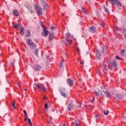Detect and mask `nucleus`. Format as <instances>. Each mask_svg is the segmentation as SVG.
Returning a JSON list of instances; mask_svg holds the SVG:
<instances>
[{
  "mask_svg": "<svg viewBox=\"0 0 126 126\" xmlns=\"http://www.w3.org/2000/svg\"><path fill=\"white\" fill-rule=\"evenodd\" d=\"M94 94L96 96H99V95H102L104 97H112V94H110L108 90L106 89L105 87H101V92L100 93V90L98 89H95L94 90Z\"/></svg>",
  "mask_w": 126,
  "mask_h": 126,
  "instance_id": "obj_1",
  "label": "nucleus"
},
{
  "mask_svg": "<svg viewBox=\"0 0 126 126\" xmlns=\"http://www.w3.org/2000/svg\"><path fill=\"white\" fill-rule=\"evenodd\" d=\"M66 40L65 42V45L67 46L68 45H70V44L72 43V35L69 33H67L66 34Z\"/></svg>",
  "mask_w": 126,
  "mask_h": 126,
  "instance_id": "obj_2",
  "label": "nucleus"
},
{
  "mask_svg": "<svg viewBox=\"0 0 126 126\" xmlns=\"http://www.w3.org/2000/svg\"><path fill=\"white\" fill-rule=\"evenodd\" d=\"M60 92L63 97H64L65 98H67V97H68V95H67V91H66V90L64 88H61Z\"/></svg>",
  "mask_w": 126,
  "mask_h": 126,
  "instance_id": "obj_3",
  "label": "nucleus"
},
{
  "mask_svg": "<svg viewBox=\"0 0 126 126\" xmlns=\"http://www.w3.org/2000/svg\"><path fill=\"white\" fill-rule=\"evenodd\" d=\"M41 27L43 28L42 35H43V37H47L49 34V31L46 28L45 25H44L43 24H41Z\"/></svg>",
  "mask_w": 126,
  "mask_h": 126,
  "instance_id": "obj_4",
  "label": "nucleus"
},
{
  "mask_svg": "<svg viewBox=\"0 0 126 126\" xmlns=\"http://www.w3.org/2000/svg\"><path fill=\"white\" fill-rule=\"evenodd\" d=\"M33 85L34 87H36V88H37V89L39 90V91L41 90H43V91H46V87H45L44 86L42 85L40 86V85H39V84L37 83H34Z\"/></svg>",
  "mask_w": 126,
  "mask_h": 126,
  "instance_id": "obj_5",
  "label": "nucleus"
},
{
  "mask_svg": "<svg viewBox=\"0 0 126 126\" xmlns=\"http://www.w3.org/2000/svg\"><path fill=\"white\" fill-rule=\"evenodd\" d=\"M33 69L34 70H36L37 71H39V70H41V66L38 64H35L32 66Z\"/></svg>",
  "mask_w": 126,
  "mask_h": 126,
  "instance_id": "obj_6",
  "label": "nucleus"
},
{
  "mask_svg": "<svg viewBox=\"0 0 126 126\" xmlns=\"http://www.w3.org/2000/svg\"><path fill=\"white\" fill-rule=\"evenodd\" d=\"M36 10L38 15H42V9L38 6H36Z\"/></svg>",
  "mask_w": 126,
  "mask_h": 126,
  "instance_id": "obj_7",
  "label": "nucleus"
},
{
  "mask_svg": "<svg viewBox=\"0 0 126 126\" xmlns=\"http://www.w3.org/2000/svg\"><path fill=\"white\" fill-rule=\"evenodd\" d=\"M112 96L114 99H117V100H122L123 99V96L121 95H119L120 97H119V94H114Z\"/></svg>",
  "mask_w": 126,
  "mask_h": 126,
  "instance_id": "obj_8",
  "label": "nucleus"
},
{
  "mask_svg": "<svg viewBox=\"0 0 126 126\" xmlns=\"http://www.w3.org/2000/svg\"><path fill=\"white\" fill-rule=\"evenodd\" d=\"M73 103V101H72V100H70L69 102L68 105L67 106L68 111H71V107L73 106V104H72Z\"/></svg>",
  "mask_w": 126,
  "mask_h": 126,
  "instance_id": "obj_9",
  "label": "nucleus"
},
{
  "mask_svg": "<svg viewBox=\"0 0 126 126\" xmlns=\"http://www.w3.org/2000/svg\"><path fill=\"white\" fill-rule=\"evenodd\" d=\"M89 31L91 33H95L96 32V28L93 26L89 28Z\"/></svg>",
  "mask_w": 126,
  "mask_h": 126,
  "instance_id": "obj_10",
  "label": "nucleus"
},
{
  "mask_svg": "<svg viewBox=\"0 0 126 126\" xmlns=\"http://www.w3.org/2000/svg\"><path fill=\"white\" fill-rule=\"evenodd\" d=\"M67 83L69 86H72L73 85V81L71 79H67Z\"/></svg>",
  "mask_w": 126,
  "mask_h": 126,
  "instance_id": "obj_11",
  "label": "nucleus"
},
{
  "mask_svg": "<svg viewBox=\"0 0 126 126\" xmlns=\"http://www.w3.org/2000/svg\"><path fill=\"white\" fill-rule=\"evenodd\" d=\"M119 0H109L110 3L112 5H116Z\"/></svg>",
  "mask_w": 126,
  "mask_h": 126,
  "instance_id": "obj_12",
  "label": "nucleus"
},
{
  "mask_svg": "<svg viewBox=\"0 0 126 126\" xmlns=\"http://www.w3.org/2000/svg\"><path fill=\"white\" fill-rule=\"evenodd\" d=\"M30 48L31 50H34V49L37 48V45H36V43H33L32 45H30Z\"/></svg>",
  "mask_w": 126,
  "mask_h": 126,
  "instance_id": "obj_13",
  "label": "nucleus"
},
{
  "mask_svg": "<svg viewBox=\"0 0 126 126\" xmlns=\"http://www.w3.org/2000/svg\"><path fill=\"white\" fill-rule=\"evenodd\" d=\"M96 56L97 59H100V58H101V56H102V54H101V53H100V51L96 50Z\"/></svg>",
  "mask_w": 126,
  "mask_h": 126,
  "instance_id": "obj_14",
  "label": "nucleus"
},
{
  "mask_svg": "<svg viewBox=\"0 0 126 126\" xmlns=\"http://www.w3.org/2000/svg\"><path fill=\"white\" fill-rule=\"evenodd\" d=\"M111 64L113 66H115V67H117V66H118V65L117 64V62H116V60H112Z\"/></svg>",
  "mask_w": 126,
  "mask_h": 126,
  "instance_id": "obj_15",
  "label": "nucleus"
},
{
  "mask_svg": "<svg viewBox=\"0 0 126 126\" xmlns=\"http://www.w3.org/2000/svg\"><path fill=\"white\" fill-rule=\"evenodd\" d=\"M33 43V41L30 38L28 39V40H27V44L29 46H31V45Z\"/></svg>",
  "mask_w": 126,
  "mask_h": 126,
  "instance_id": "obj_16",
  "label": "nucleus"
},
{
  "mask_svg": "<svg viewBox=\"0 0 126 126\" xmlns=\"http://www.w3.org/2000/svg\"><path fill=\"white\" fill-rule=\"evenodd\" d=\"M12 14L15 16H18L19 15V12H18V11H17V10H14L12 12Z\"/></svg>",
  "mask_w": 126,
  "mask_h": 126,
  "instance_id": "obj_17",
  "label": "nucleus"
},
{
  "mask_svg": "<svg viewBox=\"0 0 126 126\" xmlns=\"http://www.w3.org/2000/svg\"><path fill=\"white\" fill-rule=\"evenodd\" d=\"M114 6H117L120 9H122V4L121 2H120V1H118V2L116 3V5H114Z\"/></svg>",
  "mask_w": 126,
  "mask_h": 126,
  "instance_id": "obj_18",
  "label": "nucleus"
},
{
  "mask_svg": "<svg viewBox=\"0 0 126 126\" xmlns=\"http://www.w3.org/2000/svg\"><path fill=\"white\" fill-rule=\"evenodd\" d=\"M15 29H19L21 27V26L19 24H17L13 26Z\"/></svg>",
  "mask_w": 126,
  "mask_h": 126,
  "instance_id": "obj_19",
  "label": "nucleus"
},
{
  "mask_svg": "<svg viewBox=\"0 0 126 126\" xmlns=\"http://www.w3.org/2000/svg\"><path fill=\"white\" fill-rule=\"evenodd\" d=\"M103 67L106 71H108L109 70V68H110V65H108V66L106 64H103Z\"/></svg>",
  "mask_w": 126,
  "mask_h": 126,
  "instance_id": "obj_20",
  "label": "nucleus"
},
{
  "mask_svg": "<svg viewBox=\"0 0 126 126\" xmlns=\"http://www.w3.org/2000/svg\"><path fill=\"white\" fill-rule=\"evenodd\" d=\"M102 53L103 55H105V54L107 53V47H106L105 46H103L102 48Z\"/></svg>",
  "mask_w": 126,
  "mask_h": 126,
  "instance_id": "obj_21",
  "label": "nucleus"
},
{
  "mask_svg": "<svg viewBox=\"0 0 126 126\" xmlns=\"http://www.w3.org/2000/svg\"><path fill=\"white\" fill-rule=\"evenodd\" d=\"M49 39L50 40H54V34L53 33H49Z\"/></svg>",
  "mask_w": 126,
  "mask_h": 126,
  "instance_id": "obj_22",
  "label": "nucleus"
},
{
  "mask_svg": "<svg viewBox=\"0 0 126 126\" xmlns=\"http://www.w3.org/2000/svg\"><path fill=\"white\" fill-rule=\"evenodd\" d=\"M20 31L21 32V34L22 35H24V28L23 27H21Z\"/></svg>",
  "mask_w": 126,
  "mask_h": 126,
  "instance_id": "obj_23",
  "label": "nucleus"
},
{
  "mask_svg": "<svg viewBox=\"0 0 126 126\" xmlns=\"http://www.w3.org/2000/svg\"><path fill=\"white\" fill-rule=\"evenodd\" d=\"M39 52V49L38 48H37L34 50V54L36 57H38V53Z\"/></svg>",
  "mask_w": 126,
  "mask_h": 126,
  "instance_id": "obj_24",
  "label": "nucleus"
},
{
  "mask_svg": "<svg viewBox=\"0 0 126 126\" xmlns=\"http://www.w3.org/2000/svg\"><path fill=\"white\" fill-rule=\"evenodd\" d=\"M121 54L122 56H125V57H126V54L125 53V50L124 49L121 50Z\"/></svg>",
  "mask_w": 126,
  "mask_h": 126,
  "instance_id": "obj_25",
  "label": "nucleus"
},
{
  "mask_svg": "<svg viewBox=\"0 0 126 126\" xmlns=\"http://www.w3.org/2000/svg\"><path fill=\"white\" fill-rule=\"evenodd\" d=\"M48 7H49V6H48V4H44V5L43 6V9H44V10H47V9H48Z\"/></svg>",
  "mask_w": 126,
  "mask_h": 126,
  "instance_id": "obj_26",
  "label": "nucleus"
},
{
  "mask_svg": "<svg viewBox=\"0 0 126 126\" xmlns=\"http://www.w3.org/2000/svg\"><path fill=\"white\" fill-rule=\"evenodd\" d=\"M103 114L105 116H108V115H109V110H104Z\"/></svg>",
  "mask_w": 126,
  "mask_h": 126,
  "instance_id": "obj_27",
  "label": "nucleus"
},
{
  "mask_svg": "<svg viewBox=\"0 0 126 126\" xmlns=\"http://www.w3.org/2000/svg\"><path fill=\"white\" fill-rule=\"evenodd\" d=\"M27 32L28 33L26 34V37H30V35H31V32H30V31L27 30Z\"/></svg>",
  "mask_w": 126,
  "mask_h": 126,
  "instance_id": "obj_28",
  "label": "nucleus"
},
{
  "mask_svg": "<svg viewBox=\"0 0 126 126\" xmlns=\"http://www.w3.org/2000/svg\"><path fill=\"white\" fill-rule=\"evenodd\" d=\"M11 106H13V107L14 108V109L15 110L16 109V107H15V101L14 102H12L11 103Z\"/></svg>",
  "mask_w": 126,
  "mask_h": 126,
  "instance_id": "obj_29",
  "label": "nucleus"
},
{
  "mask_svg": "<svg viewBox=\"0 0 126 126\" xmlns=\"http://www.w3.org/2000/svg\"><path fill=\"white\" fill-rule=\"evenodd\" d=\"M28 122L30 126H33V125L32 124V122H31V120L30 118L28 119Z\"/></svg>",
  "mask_w": 126,
  "mask_h": 126,
  "instance_id": "obj_30",
  "label": "nucleus"
},
{
  "mask_svg": "<svg viewBox=\"0 0 126 126\" xmlns=\"http://www.w3.org/2000/svg\"><path fill=\"white\" fill-rule=\"evenodd\" d=\"M63 60H62L60 62V68L61 69H63Z\"/></svg>",
  "mask_w": 126,
  "mask_h": 126,
  "instance_id": "obj_31",
  "label": "nucleus"
},
{
  "mask_svg": "<svg viewBox=\"0 0 126 126\" xmlns=\"http://www.w3.org/2000/svg\"><path fill=\"white\" fill-rule=\"evenodd\" d=\"M41 3L42 4H46L47 3V2L45 1V0H41Z\"/></svg>",
  "mask_w": 126,
  "mask_h": 126,
  "instance_id": "obj_32",
  "label": "nucleus"
},
{
  "mask_svg": "<svg viewBox=\"0 0 126 126\" xmlns=\"http://www.w3.org/2000/svg\"><path fill=\"white\" fill-rule=\"evenodd\" d=\"M115 59L116 60H121V61H123V59L121 58L120 57H119V56H117L116 57H115Z\"/></svg>",
  "mask_w": 126,
  "mask_h": 126,
  "instance_id": "obj_33",
  "label": "nucleus"
},
{
  "mask_svg": "<svg viewBox=\"0 0 126 126\" xmlns=\"http://www.w3.org/2000/svg\"><path fill=\"white\" fill-rule=\"evenodd\" d=\"M82 10L84 13L86 14V11L85 10V9H84V7H82Z\"/></svg>",
  "mask_w": 126,
  "mask_h": 126,
  "instance_id": "obj_34",
  "label": "nucleus"
},
{
  "mask_svg": "<svg viewBox=\"0 0 126 126\" xmlns=\"http://www.w3.org/2000/svg\"><path fill=\"white\" fill-rule=\"evenodd\" d=\"M101 27H104L105 23H104L103 21L101 22Z\"/></svg>",
  "mask_w": 126,
  "mask_h": 126,
  "instance_id": "obj_35",
  "label": "nucleus"
},
{
  "mask_svg": "<svg viewBox=\"0 0 126 126\" xmlns=\"http://www.w3.org/2000/svg\"><path fill=\"white\" fill-rule=\"evenodd\" d=\"M104 9L105 12H106V13H109V10H108V9L104 8Z\"/></svg>",
  "mask_w": 126,
  "mask_h": 126,
  "instance_id": "obj_36",
  "label": "nucleus"
},
{
  "mask_svg": "<svg viewBox=\"0 0 126 126\" xmlns=\"http://www.w3.org/2000/svg\"><path fill=\"white\" fill-rule=\"evenodd\" d=\"M23 112H24V113L25 114V117H27V113L26 112V110H23Z\"/></svg>",
  "mask_w": 126,
  "mask_h": 126,
  "instance_id": "obj_37",
  "label": "nucleus"
},
{
  "mask_svg": "<svg viewBox=\"0 0 126 126\" xmlns=\"http://www.w3.org/2000/svg\"><path fill=\"white\" fill-rule=\"evenodd\" d=\"M81 106H82V105L81 104H79L77 106V108H78V109H79V108H81Z\"/></svg>",
  "mask_w": 126,
  "mask_h": 126,
  "instance_id": "obj_38",
  "label": "nucleus"
},
{
  "mask_svg": "<svg viewBox=\"0 0 126 126\" xmlns=\"http://www.w3.org/2000/svg\"><path fill=\"white\" fill-rule=\"evenodd\" d=\"M29 119V118H28V116L27 115V116H26V118L24 119L25 122H26V121H27V120H28V121Z\"/></svg>",
  "mask_w": 126,
  "mask_h": 126,
  "instance_id": "obj_39",
  "label": "nucleus"
},
{
  "mask_svg": "<svg viewBox=\"0 0 126 126\" xmlns=\"http://www.w3.org/2000/svg\"><path fill=\"white\" fill-rule=\"evenodd\" d=\"M50 29H51V30H55V29H56V28H55L54 26H53V27H50Z\"/></svg>",
  "mask_w": 126,
  "mask_h": 126,
  "instance_id": "obj_40",
  "label": "nucleus"
},
{
  "mask_svg": "<svg viewBox=\"0 0 126 126\" xmlns=\"http://www.w3.org/2000/svg\"><path fill=\"white\" fill-rule=\"evenodd\" d=\"M44 108H45V109H48V104L47 103H45Z\"/></svg>",
  "mask_w": 126,
  "mask_h": 126,
  "instance_id": "obj_41",
  "label": "nucleus"
},
{
  "mask_svg": "<svg viewBox=\"0 0 126 126\" xmlns=\"http://www.w3.org/2000/svg\"><path fill=\"white\" fill-rule=\"evenodd\" d=\"M94 118H95V119H99V115H95L94 116Z\"/></svg>",
  "mask_w": 126,
  "mask_h": 126,
  "instance_id": "obj_42",
  "label": "nucleus"
},
{
  "mask_svg": "<svg viewBox=\"0 0 126 126\" xmlns=\"http://www.w3.org/2000/svg\"><path fill=\"white\" fill-rule=\"evenodd\" d=\"M50 57H51V56L50 55H48L46 56V59L47 60H49V59H50Z\"/></svg>",
  "mask_w": 126,
  "mask_h": 126,
  "instance_id": "obj_43",
  "label": "nucleus"
},
{
  "mask_svg": "<svg viewBox=\"0 0 126 126\" xmlns=\"http://www.w3.org/2000/svg\"><path fill=\"white\" fill-rule=\"evenodd\" d=\"M80 64H84V63L82 61L80 62Z\"/></svg>",
  "mask_w": 126,
  "mask_h": 126,
  "instance_id": "obj_44",
  "label": "nucleus"
},
{
  "mask_svg": "<svg viewBox=\"0 0 126 126\" xmlns=\"http://www.w3.org/2000/svg\"><path fill=\"white\" fill-rule=\"evenodd\" d=\"M97 73L98 74V75H100V74H101V73H100V71H98Z\"/></svg>",
  "mask_w": 126,
  "mask_h": 126,
  "instance_id": "obj_45",
  "label": "nucleus"
},
{
  "mask_svg": "<svg viewBox=\"0 0 126 126\" xmlns=\"http://www.w3.org/2000/svg\"><path fill=\"white\" fill-rule=\"evenodd\" d=\"M64 56L65 58H66V57H67V55H66V54H64Z\"/></svg>",
  "mask_w": 126,
  "mask_h": 126,
  "instance_id": "obj_46",
  "label": "nucleus"
},
{
  "mask_svg": "<svg viewBox=\"0 0 126 126\" xmlns=\"http://www.w3.org/2000/svg\"><path fill=\"white\" fill-rule=\"evenodd\" d=\"M19 87H21V85L20 84H18Z\"/></svg>",
  "mask_w": 126,
  "mask_h": 126,
  "instance_id": "obj_47",
  "label": "nucleus"
},
{
  "mask_svg": "<svg viewBox=\"0 0 126 126\" xmlns=\"http://www.w3.org/2000/svg\"><path fill=\"white\" fill-rule=\"evenodd\" d=\"M88 54H89L88 52H87L86 53L85 55H88Z\"/></svg>",
  "mask_w": 126,
  "mask_h": 126,
  "instance_id": "obj_48",
  "label": "nucleus"
},
{
  "mask_svg": "<svg viewBox=\"0 0 126 126\" xmlns=\"http://www.w3.org/2000/svg\"><path fill=\"white\" fill-rule=\"evenodd\" d=\"M91 101L92 103H93V102L94 101V100H91Z\"/></svg>",
  "mask_w": 126,
  "mask_h": 126,
  "instance_id": "obj_49",
  "label": "nucleus"
},
{
  "mask_svg": "<svg viewBox=\"0 0 126 126\" xmlns=\"http://www.w3.org/2000/svg\"><path fill=\"white\" fill-rule=\"evenodd\" d=\"M62 126H67L65 125V124H63V125H62Z\"/></svg>",
  "mask_w": 126,
  "mask_h": 126,
  "instance_id": "obj_50",
  "label": "nucleus"
},
{
  "mask_svg": "<svg viewBox=\"0 0 126 126\" xmlns=\"http://www.w3.org/2000/svg\"><path fill=\"white\" fill-rule=\"evenodd\" d=\"M46 65H47V66H48V65H49V63H47L46 64Z\"/></svg>",
  "mask_w": 126,
  "mask_h": 126,
  "instance_id": "obj_51",
  "label": "nucleus"
},
{
  "mask_svg": "<svg viewBox=\"0 0 126 126\" xmlns=\"http://www.w3.org/2000/svg\"><path fill=\"white\" fill-rule=\"evenodd\" d=\"M120 94H118V98H120Z\"/></svg>",
  "mask_w": 126,
  "mask_h": 126,
  "instance_id": "obj_52",
  "label": "nucleus"
},
{
  "mask_svg": "<svg viewBox=\"0 0 126 126\" xmlns=\"http://www.w3.org/2000/svg\"><path fill=\"white\" fill-rule=\"evenodd\" d=\"M25 91H27V89H25Z\"/></svg>",
  "mask_w": 126,
  "mask_h": 126,
  "instance_id": "obj_53",
  "label": "nucleus"
},
{
  "mask_svg": "<svg viewBox=\"0 0 126 126\" xmlns=\"http://www.w3.org/2000/svg\"><path fill=\"white\" fill-rule=\"evenodd\" d=\"M126 32V29L124 30V32Z\"/></svg>",
  "mask_w": 126,
  "mask_h": 126,
  "instance_id": "obj_54",
  "label": "nucleus"
},
{
  "mask_svg": "<svg viewBox=\"0 0 126 126\" xmlns=\"http://www.w3.org/2000/svg\"><path fill=\"white\" fill-rule=\"evenodd\" d=\"M31 13H33V12H32V11H31Z\"/></svg>",
  "mask_w": 126,
  "mask_h": 126,
  "instance_id": "obj_55",
  "label": "nucleus"
},
{
  "mask_svg": "<svg viewBox=\"0 0 126 126\" xmlns=\"http://www.w3.org/2000/svg\"><path fill=\"white\" fill-rule=\"evenodd\" d=\"M94 99H95V97H94V98H93V99H94Z\"/></svg>",
  "mask_w": 126,
  "mask_h": 126,
  "instance_id": "obj_56",
  "label": "nucleus"
},
{
  "mask_svg": "<svg viewBox=\"0 0 126 126\" xmlns=\"http://www.w3.org/2000/svg\"><path fill=\"white\" fill-rule=\"evenodd\" d=\"M99 120H100V118H99Z\"/></svg>",
  "mask_w": 126,
  "mask_h": 126,
  "instance_id": "obj_57",
  "label": "nucleus"
}]
</instances>
